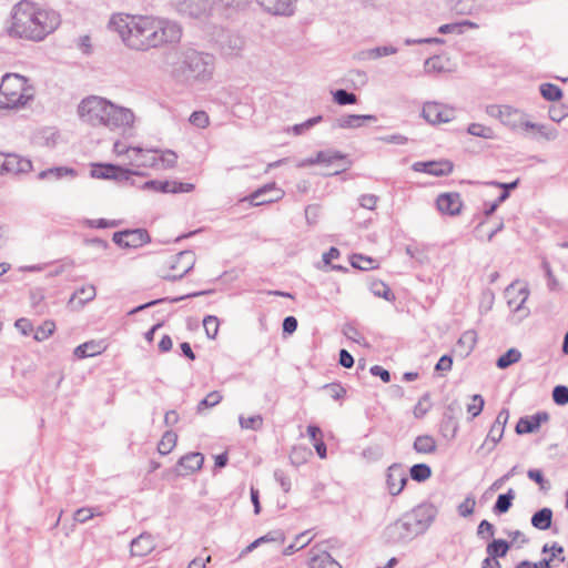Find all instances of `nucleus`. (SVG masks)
<instances>
[{
    "label": "nucleus",
    "instance_id": "obj_13",
    "mask_svg": "<svg viewBox=\"0 0 568 568\" xmlns=\"http://www.w3.org/2000/svg\"><path fill=\"white\" fill-rule=\"evenodd\" d=\"M284 196V191L276 187L275 183H267L262 187L254 191L250 196L245 200L248 201L252 205L258 206L263 204H268L273 202H277Z\"/></svg>",
    "mask_w": 568,
    "mask_h": 568
},
{
    "label": "nucleus",
    "instance_id": "obj_2",
    "mask_svg": "<svg viewBox=\"0 0 568 568\" xmlns=\"http://www.w3.org/2000/svg\"><path fill=\"white\" fill-rule=\"evenodd\" d=\"M61 23L60 14L38 3L22 0L11 11L9 36L31 41H42Z\"/></svg>",
    "mask_w": 568,
    "mask_h": 568
},
{
    "label": "nucleus",
    "instance_id": "obj_41",
    "mask_svg": "<svg viewBox=\"0 0 568 568\" xmlns=\"http://www.w3.org/2000/svg\"><path fill=\"white\" fill-rule=\"evenodd\" d=\"M520 358L521 353L516 348H510L497 359L496 365L498 368L504 369L510 366L511 364L517 363Z\"/></svg>",
    "mask_w": 568,
    "mask_h": 568
},
{
    "label": "nucleus",
    "instance_id": "obj_52",
    "mask_svg": "<svg viewBox=\"0 0 568 568\" xmlns=\"http://www.w3.org/2000/svg\"><path fill=\"white\" fill-rule=\"evenodd\" d=\"M471 400H473V403L467 405V412L474 418V417H477L481 413L485 402H484V398L481 397V395H478V394L474 395Z\"/></svg>",
    "mask_w": 568,
    "mask_h": 568
},
{
    "label": "nucleus",
    "instance_id": "obj_18",
    "mask_svg": "<svg viewBox=\"0 0 568 568\" xmlns=\"http://www.w3.org/2000/svg\"><path fill=\"white\" fill-rule=\"evenodd\" d=\"M407 477L404 468L399 464H393L388 467L386 474V485L390 495H398L405 487Z\"/></svg>",
    "mask_w": 568,
    "mask_h": 568
},
{
    "label": "nucleus",
    "instance_id": "obj_60",
    "mask_svg": "<svg viewBox=\"0 0 568 568\" xmlns=\"http://www.w3.org/2000/svg\"><path fill=\"white\" fill-rule=\"evenodd\" d=\"M112 170H114L113 164H99L92 170L91 175L97 179L110 180Z\"/></svg>",
    "mask_w": 568,
    "mask_h": 568
},
{
    "label": "nucleus",
    "instance_id": "obj_29",
    "mask_svg": "<svg viewBox=\"0 0 568 568\" xmlns=\"http://www.w3.org/2000/svg\"><path fill=\"white\" fill-rule=\"evenodd\" d=\"M68 175L74 176L75 171L68 166H55L39 172L38 179L58 181Z\"/></svg>",
    "mask_w": 568,
    "mask_h": 568
},
{
    "label": "nucleus",
    "instance_id": "obj_11",
    "mask_svg": "<svg viewBox=\"0 0 568 568\" xmlns=\"http://www.w3.org/2000/svg\"><path fill=\"white\" fill-rule=\"evenodd\" d=\"M422 115L430 124H440L452 121L455 118V110L443 103L426 102Z\"/></svg>",
    "mask_w": 568,
    "mask_h": 568
},
{
    "label": "nucleus",
    "instance_id": "obj_59",
    "mask_svg": "<svg viewBox=\"0 0 568 568\" xmlns=\"http://www.w3.org/2000/svg\"><path fill=\"white\" fill-rule=\"evenodd\" d=\"M245 4V0H215V7L217 6L220 9L237 11L243 8Z\"/></svg>",
    "mask_w": 568,
    "mask_h": 568
},
{
    "label": "nucleus",
    "instance_id": "obj_53",
    "mask_svg": "<svg viewBox=\"0 0 568 568\" xmlns=\"http://www.w3.org/2000/svg\"><path fill=\"white\" fill-rule=\"evenodd\" d=\"M476 506V500L473 496H467L465 500L458 506V514L462 517H468L473 515Z\"/></svg>",
    "mask_w": 568,
    "mask_h": 568
},
{
    "label": "nucleus",
    "instance_id": "obj_14",
    "mask_svg": "<svg viewBox=\"0 0 568 568\" xmlns=\"http://www.w3.org/2000/svg\"><path fill=\"white\" fill-rule=\"evenodd\" d=\"M144 190H152L154 192H161V193H189L194 189V185L192 183H184L180 181H159V180H151L146 181L143 184Z\"/></svg>",
    "mask_w": 568,
    "mask_h": 568
},
{
    "label": "nucleus",
    "instance_id": "obj_21",
    "mask_svg": "<svg viewBox=\"0 0 568 568\" xmlns=\"http://www.w3.org/2000/svg\"><path fill=\"white\" fill-rule=\"evenodd\" d=\"M3 173L19 174L31 171L32 163L30 160L21 158L14 153H8L4 155Z\"/></svg>",
    "mask_w": 568,
    "mask_h": 568
},
{
    "label": "nucleus",
    "instance_id": "obj_31",
    "mask_svg": "<svg viewBox=\"0 0 568 568\" xmlns=\"http://www.w3.org/2000/svg\"><path fill=\"white\" fill-rule=\"evenodd\" d=\"M102 351L103 348L100 343L91 341L77 346L73 354L78 358H85L99 355Z\"/></svg>",
    "mask_w": 568,
    "mask_h": 568
},
{
    "label": "nucleus",
    "instance_id": "obj_44",
    "mask_svg": "<svg viewBox=\"0 0 568 568\" xmlns=\"http://www.w3.org/2000/svg\"><path fill=\"white\" fill-rule=\"evenodd\" d=\"M410 477L416 481H424L432 475V469L426 464H416L410 468Z\"/></svg>",
    "mask_w": 568,
    "mask_h": 568
},
{
    "label": "nucleus",
    "instance_id": "obj_9",
    "mask_svg": "<svg viewBox=\"0 0 568 568\" xmlns=\"http://www.w3.org/2000/svg\"><path fill=\"white\" fill-rule=\"evenodd\" d=\"M418 535L424 534L433 524L437 510L433 505H419L413 510L404 514Z\"/></svg>",
    "mask_w": 568,
    "mask_h": 568
},
{
    "label": "nucleus",
    "instance_id": "obj_25",
    "mask_svg": "<svg viewBox=\"0 0 568 568\" xmlns=\"http://www.w3.org/2000/svg\"><path fill=\"white\" fill-rule=\"evenodd\" d=\"M182 65L181 70L185 72L189 70L190 72L200 73L204 71V59L203 54L193 50L187 49L182 52Z\"/></svg>",
    "mask_w": 568,
    "mask_h": 568
},
{
    "label": "nucleus",
    "instance_id": "obj_46",
    "mask_svg": "<svg viewBox=\"0 0 568 568\" xmlns=\"http://www.w3.org/2000/svg\"><path fill=\"white\" fill-rule=\"evenodd\" d=\"M178 155L172 150L162 151L158 153L159 169H171L176 164Z\"/></svg>",
    "mask_w": 568,
    "mask_h": 568
},
{
    "label": "nucleus",
    "instance_id": "obj_30",
    "mask_svg": "<svg viewBox=\"0 0 568 568\" xmlns=\"http://www.w3.org/2000/svg\"><path fill=\"white\" fill-rule=\"evenodd\" d=\"M551 520L552 510L550 508L545 507L532 515L531 525L539 530H546L550 528Z\"/></svg>",
    "mask_w": 568,
    "mask_h": 568
},
{
    "label": "nucleus",
    "instance_id": "obj_6",
    "mask_svg": "<svg viewBox=\"0 0 568 568\" xmlns=\"http://www.w3.org/2000/svg\"><path fill=\"white\" fill-rule=\"evenodd\" d=\"M419 536L416 529L403 514L398 519L389 523L382 531L381 538L388 546H404Z\"/></svg>",
    "mask_w": 568,
    "mask_h": 568
},
{
    "label": "nucleus",
    "instance_id": "obj_32",
    "mask_svg": "<svg viewBox=\"0 0 568 568\" xmlns=\"http://www.w3.org/2000/svg\"><path fill=\"white\" fill-rule=\"evenodd\" d=\"M528 131H534L538 136L546 141H554L558 138L557 129L545 124L534 123L531 121H529V124L527 125V132Z\"/></svg>",
    "mask_w": 568,
    "mask_h": 568
},
{
    "label": "nucleus",
    "instance_id": "obj_47",
    "mask_svg": "<svg viewBox=\"0 0 568 568\" xmlns=\"http://www.w3.org/2000/svg\"><path fill=\"white\" fill-rule=\"evenodd\" d=\"M371 290L375 296L383 297L386 301L394 300L390 288L382 281H375L371 285Z\"/></svg>",
    "mask_w": 568,
    "mask_h": 568
},
{
    "label": "nucleus",
    "instance_id": "obj_12",
    "mask_svg": "<svg viewBox=\"0 0 568 568\" xmlns=\"http://www.w3.org/2000/svg\"><path fill=\"white\" fill-rule=\"evenodd\" d=\"M215 44H219L222 54L235 55L242 50L244 40L236 32L222 29L215 39Z\"/></svg>",
    "mask_w": 568,
    "mask_h": 568
},
{
    "label": "nucleus",
    "instance_id": "obj_7",
    "mask_svg": "<svg viewBox=\"0 0 568 568\" xmlns=\"http://www.w3.org/2000/svg\"><path fill=\"white\" fill-rule=\"evenodd\" d=\"M194 262V253L191 251L172 255L164 264L168 271H162V276L170 281L180 280L192 270Z\"/></svg>",
    "mask_w": 568,
    "mask_h": 568
},
{
    "label": "nucleus",
    "instance_id": "obj_50",
    "mask_svg": "<svg viewBox=\"0 0 568 568\" xmlns=\"http://www.w3.org/2000/svg\"><path fill=\"white\" fill-rule=\"evenodd\" d=\"M344 159V155L338 151H318L315 155V161H318V163H326L329 164L334 162L335 160H342Z\"/></svg>",
    "mask_w": 568,
    "mask_h": 568
},
{
    "label": "nucleus",
    "instance_id": "obj_3",
    "mask_svg": "<svg viewBox=\"0 0 568 568\" xmlns=\"http://www.w3.org/2000/svg\"><path fill=\"white\" fill-rule=\"evenodd\" d=\"M78 114L91 126H105L110 130L129 128L134 122V114L130 109L97 95L83 99L78 105Z\"/></svg>",
    "mask_w": 568,
    "mask_h": 568
},
{
    "label": "nucleus",
    "instance_id": "obj_4",
    "mask_svg": "<svg viewBox=\"0 0 568 568\" xmlns=\"http://www.w3.org/2000/svg\"><path fill=\"white\" fill-rule=\"evenodd\" d=\"M32 99L27 80L19 74H6L0 84V109L19 108Z\"/></svg>",
    "mask_w": 568,
    "mask_h": 568
},
{
    "label": "nucleus",
    "instance_id": "obj_43",
    "mask_svg": "<svg viewBox=\"0 0 568 568\" xmlns=\"http://www.w3.org/2000/svg\"><path fill=\"white\" fill-rule=\"evenodd\" d=\"M467 132L471 135L484 138V139H493L495 136L494 130L489 126H486L480 123H471L467 128Z\"/></svg>",
    "mask_w": 568,
    "mask_h": 568
},
{
    "label": "nucleus",
    "instance_id": "obj_15",
    "mask_svg": "<svg viewBox=\"0 0 568 568\" xmlns=\"http://www.w3.org/2000/svg\"><path fill=\"white\" fill-rule=\"evenodd\" d=\"M256 2L272 16L291 17L295 13L297 0H256Z\"/></svg>",
    "mask_w": 568,
    "mask_h": 568
},
{
    "label": "nucleus",
    "instance_id": "obj_23",
    "mask_svg": "<svg viewBox=\"0 0 568 568\" xmlns=\"http://www.w3.org/2000/svg\"><path fill=\"white\" fill-rule=\"evenodd\" d=\"M155 548V541L151 534L142 532L130 545L132 556L144 557Z\"/></svg>",
    "mask_w": 568,
    "mask_h": 568
},
{
    "label": "nucleus",
    "instance_id": "obj_49",
    "mask_svg": "<svg viewBox=\"0 0 568 568\" xmlns=\"http://www.w3.org/2000/svg\"><path fill=\"white\" fill-rule=\"evenodd\" d=\"M54 328H55V325L52 321H45L42 325H40L36 329L33 337L36 341H39V342L44 341L49 336L52 335V333L54 332Z\"/></svg>",
    "mask_w": 568,
    "mask_h": 568
},
{
    "label": "nucleus",
    "instance_id": "obj_57",
    "mask_svg": "<svg viewBox=\"0 0 568 568\" xmlns=\"http://www.w3.org/2000/svg\"><path fill=\"white\" fill-rule=\"evenodd\" d=\"M190 122L197 128H205L210 123V118L204 111H194L190 116Z\"/></svg>",
    "mask_w": 568,
    "mask_h": 568
},
{
    "label": "nucleus",
    "instance_id": "obj_40",
    "mask_svg": "<svg viewBox=\"0 0 568 568\" xmlns=\"http://www.w3.org/2000/svg\"><path fill=\"white\" fill-rule=\"evenodd\" d=\"M539 90L542 98L547 101H558L562 97L561 89L552 83H542Z\"/></svg>",
    "mask_w": 568,
    "mask_h": 568
},
{
    "label": "nucleus",
    "instance_id": "obj_19",
    "mask_svg": "<svg viewBox=\"0 0 568 568\" xmlns=\"http://www.w3.org/2000/svg\"><path fill=\"white\" fill-rule=\"evenodd\" d=\"M310 568H342V566L324 549L314 546L310 550Z\"/></svg>",
    "mask_w": 568,
    "mask_h": 568
},
{
    "label": "nucleus",
    "instance_id": "obj_64",
    "mask_svg": "<svg viewBox=\"0 0 568 568\" xmlns=\"http://www.w3.org/2000/svg\"><path fill=\"white\" fill-rule=\"evenodd\" d=\"M515 568H550L549 560H539L538 562H531L529 560H523L516 565Z\"/></svg>",
    "mask_w": 568,
    "mask_h": 568
},
{
    "label": "nucleus",
    "instance_id": "obj_17",
    "mask_svg": "<svg viewBox=\"0 0 568 568\" xmlns=\"http://www.w3.org/2000/svg\"><path fill=\"white\" fill-rule=\"evenodd\" d=\"M176 10L191 18L203 17L211 9L210 0H176Z\"/></svg>",
    "mask_w": 568,
    "mask_h": 568
},
{
    "label": "nucleus",
    "instance_id": "obj_45",
    "mask_svg": "<svg viewBox=\"0 0 568 568\" xmlns=\"http://www.w3.org/2000/svg\"><path fill=\"white\" fill-rule=\"evenodd\" d=\"M239 420L243 429L257 430L263 426V417L260 414L252 415L248 417L240 416Z\"/></svg>",
    "mask_w": 568,
    "mask_h": 568
},
{
    "label": "nucleus",
    "instance_id": "obj_42",
    "mask_svg": "<svg viewBox=\"0 0 568 568\" xmlns=\"http://www.w3.org/2000/svg\"><path fill=\"white\" fill-rule=\"evenodd\" d=\"M539 428L538 422L534 420V416L521 417L516 425L517 434L534 433Z\"/></svg>",
    "mask_w": 568,
    "mask_h": 568
},
{
    "label": "nucleus",
    "instance_id": "obj_35",
    "mask_svg": "<svg viewBox=\"0 0 568 568\" xmlns=\"http://www.w3.org/2000/svg\"><path fill=\"white\" fill-rule=\"evenodd\" d=\"M436 447V440L429 435L417 436L414 442V449L419 454H432Z\"/></svg>",
    "mask_w": 568,
    "mask_h": 568
},
{
    "label": "nucleus",
    "instance_id": "obj_39",
    "mask_svg": "<svg viewBox=\"0 0 568 568\" xmlns=\"http://www.w3.org/2000/svg\"><path fill=\"white\" fill-rule=\"evenodd\" d=\"M284 539H285V537H284L283 531H281V530L270 531L266 535L254 540L251 545H248L246 547L245 551L246 552L252 551L255 547H257V545H260L261 542H265V541H276L278 544H283Z\"/></svg>",
    "mask_w": 568,
    "mask_h": 568
},
{
    "label": "nucleus",
    "instance_id": "obj_54",
    "mask_svg": "<svg viewBox=\"0 0 568 568\" xmlns=\"http://www.w3.org/2000/svg\"><path fill=\"white\" fill-rule=\"evenodd\" d=\"M430 408L429 396L424 395L414 407V416L416 418L424 417Z\"/></svg>",
    "mask_w": 568,
    "mask_h": 568
},
{
    "label": "nucleus",
    "instance_id": "obj_56",
    "mask_svg": "<svg viewBox=\"0 0 568 568\" xmlns=\"http://www.w3.org/2000/svg\"><path fill=\"white\" fill-rule=\"evenodd\" d=\"M554 402L558 405L568 404V387L564 385H558L552 390Z\"/></svg>",
    "mask_w": 568,
    "mask_h": 568
},
{
    "label": "nucleus",
    "instance_id": "obj_20",
    "mask_svg": "<svg viewBox=\"0 0 568 568\" xmlns=\"http://www.w3.org/2000/svg\"><path fill=\"white\" fill-rule=\"evenodd\" d=\"M204 462L201 453H189L182 456L176 466L175 471L179 476H186L195 470H199Z\"/></svg>",
    "mask_w": 568,
    "mask_h": 568
},
{
    "label": "nucleus",
    "instance_id": "obj_34",
    "mask_svg": "<svg viewBox=\"0 0 568 568\" xmlns=\"http://www.w3.org/2000/svg\"><path fill=\"white\" fill-rule=\"evenodd\" d=\"M516 497V493L513 488H509L506 494H501L497 497V500L494 505V513L495 514H505L507 513L511 505L513 500Z\"/></svg>",
    "mask_w": 568,
    "mask_h": 568
},
{
    "label": "nucleus",
    "instance_id": "obj_8",
    "mask_svg": "<svg viewBox=\"0 0 568 568\" xmlns=\"http://www.w3.org/2000/svg\"><path fill=\"white\" fill-rule=\"evenodd\" d=\"M505 296L507 298V304L513 311L515 315H517V321H521L529 315V310L525 306V303L529 296V291L527 287H517V282L511 283L505 290Z\"/></svg>",
    "mask_w": 568,
    "mask_h": 568
},
{
    "label": "nucleus",
    "instance_id": "obj_27",
    "mask_svg": "<svg viewBox=\"0 0 568 568\" xmlns=\"http://www.w3.org/2000/svg\"><path fill=\"white\" fill-rule=\"evenodd\" d=\"M504 432H505V428H503V426H497V425L493 424L485 442L483 443V445L479 448V452L485 450V454L493 452L495 449L496 445L503 438Z\"/></svg>",
    "mask_w": 568,
    "mask_h": 568
},
{
    "label": "nucleus",
    "instance_id": "obj_55",
    "mask_svg": "<svg viewBox=\"0 0 568 568\" xmlns=\"http://www.w3.org/2000/svg\"><path fill=\"white\" fill-rule=\"evenodd\" d=\"M113 169L112 170V173L110 176V180H116V181H128L131 175L133 174H138V172H133L129 169H125V168H122V166H119V165H114L113 164Z\"/></svg>",
    "mask_w": 568,
    "mask_h": 568
},
{
    "label": "nucleus",
    "instance_id": "obj_22",
    "mask_svg": "<svg viewBox=\"0 0 568 568\" xmlns=\"http://www.w3.org/2000/svg\"><path fill=\"white\" fill-rule=\"evenodd\" d=\"M437 207L440 212L456 215L460 212L463 202L458 193H444L437 197Z\"/></svg>",
    "mask_w": 568,
    "mask_h": 568
},
{
    "label": "nucleus",
    "instance_id": "obj_33",
    "mask_svg": "<svg viewBox=\"0 0 568 568\" xmlns=\"http://www.w3.org/2000/svg\"><path fill=\"white\" fill-rule=\"evenodd\" d=\"M477 343V334L475 331L469 329L464 332L458 342L457 347L460 348V353L464 355L470 354Z\"/></svg>",
    "mask_w": 568,
    "mask_h": 568
},
{
    "label": "nucleus",
    "instance_id": "obj_58",
    "mask_svg": "<svg viewBox=\"0 0 568 568\" xmlns=\"http://www.w3.org/2000/svg\"><path fill=\"white\" fill-rule=\"evenodd\" d=\"M321 121H322V116L321 115L311 118V119L306 120L303 123L295 124L292 128V131L294 132V134L300 135V134L304 133L306 130H308L312 126H314L315 124L320 123Z\"/></svg>",
    "mask_w": 568,
    "mask_h": 568
},
{
    "label": "nucleus",
    "instance_id": "obj_63",
    "mask_svg": "<svg viewBox=\"0 0 568 568\" xmlns=\"http://www.w3.org/2000/svg\"><path fill=\"white\" fill-rule=\"evenodd\" d=\"M324 388L335 400L343 398L346 394L345 388L339 384H327Z\"/></svg>",
    "mask_w": 568,
    "mask_h": 568
},
{
    "label": "nucleus",
    "instance_id": "obj_38",
    "mask_svg": "<svg viewBox=\"0 0 568 568\" xmlns=\"http://www.w3.org/2000/svg\"><path fill=\"white\" fill-rule=\"evenodd\" d=\"M97 295V291L94 285H84L81 288L77 290L71 296L70 302H73L75 298L79 300V304L84 305L85 303L92 301Z\"/></svg>",
    "mask_w": 568,
    "mask_h": 568
},
{
    "label": "nucleus",
    "instance_id": "obj_36",
    "mask_svg": "<svg viewBox=\"0 0 568 568\" xmlns=\"http://www.w3.org/2000/svg\"><path fill=\"white\" fill-rule=\"evenodd\" d=\"M510 548L508 541L504 539H494L490 544H488L486 548V552L491 558H501L505 557Z\"/></svg>",
    "mask_w": 568,
    "mask_h": 568
},
{
    "label": "nucleus",
    "instance_id": "obj_5",
    "mask_svg": "<svg viewBox=\"0 0 568 568\" xmlns=\"http://www.w3.org/2000/svg\"><path fill=\"white\" fill-rule=\"evenodd\" d=\"M486 113L498 119L503 125L514 132H527L528 114L520 109L508 104H490L486 108Z\"/></svg>",
    "mask_w": 568,
    "mask_h": 568
},
{
    "label": "nucleus",
    "instance_id": "obj_28",
    "mask_svg": "<svg viewBox=\"0 0 568 568\" xmlns=\"http://www.w3.org/2000/svg\"><path fill=\"white\" fill-rule=\"evenodd\" d=\"M396 52L397 48L394 45H382L363 50L359 52L358 57L361 60H377L383 57L395 54Z\"/></svg>",
    "mask_w": 568,
    "mask_h": 568
},
{
    "label": "nucleus",
    "instance_id": "obj_10",
    "mask_svg": "<svg viewBox=\"0 0 568 568\" xmlns=\"http://www.w3.org/2000/svg\"><path fill=\"white\" fill-rule=\"evenodd\" d=\"M112 240L118 246L123 248H138L151 241L149 233L144 229L115 232Z\"/></svg>",
    "mask_w": 568,
    "mask_h": 568
},
{
    "label": "nucleus",
    "instance_id": "obj_1",
    "mask_svg": "<svg viewBox=\"0 0 568 568\" xmlns=\"http://www.w3.org/2000/svg\"><path fill=\"white\" fill-rule=\"evenodd\" d=\"M108 28L116 32L128 48L138 51L174 44L182 38L178 22L154 16L114 13Z\"/></svg>",
    "mask_w": 568,
    "mask_h": 568
},
{
    "label": "nucleus",
    "instance_id": "obj_16",
    "mask_svg": "<svg viewBox=\"0 0 568 568\" xmlns=\"http://www.w3.org/2000/svg\"><path fill=\"white\" fill-rule=\"evenodd\" d=\"M453 163L448 160L415 162L412 165L415 172H423L433 176H446L453 172Z\"/></svg>",
    "mask_w": 568,
    "mask_h": 568
},
{
    "label": "nucleus",
    "instance_id": "obj_61",
    "mask_svg": "<svg viewBox=\"0 0 568 568\" xmlns=\"http://www.w3.org/2000/svg\"><path fill=\"white\" fill-rule=\"evenodd\" d=\"M564 548L558 542H554L550 546V556L548 558H544V560H549V566H552V562L555 560H558L559 562L565 561V557L562 556Z\"/></svg>",
    "mask_w": 568,
    "mask_h": 568
},
{
    "label": "nucleus",
    "instance_id": "obj_48",
    "mask_svg": "<svg viewBox=\"0 0 568 568\" xmlns=\"http://www.w3.org/2000/svg\"><path fill=\"white\" fill-rule=\"evenodd\" d=\"M334 101L339 105L354 104L357 101L356 94L338 89L333 93Z\"/></svg>",
    "mask_w": 568,
    "mask_h": 568
},
{
    "label": "nucleus",
    "instance_id": "obj_51",
    "mask_svg": "<svg viewBox=\"0 0 568 568\" xmlns=\"http://www.w3.org/2000/svg\"><path fill=\"white\" fill-rule=\"evenodd\" d=\"M352 265L359 270H372L375 267V261L361 254H354L352 256Z\"/></svg>",
    "mask_w": 568,
    "mask_h": 568
},
{
    "label": "nucleus",
    "instance_id": "obj_26",
    "mask_svg": "<svg viewBox=\"0 0 568 568\" xmlns=\"http://www.w3.org/2000/svg\"><path fill=\"white\" fill-rule=\"evenodd\" d=\"M365 121H376V116L372 114H349L342 116L337 120V125L341 129H356L364 124Z\"/></svg>",
    "mask_w": 568,
    "mask_h": 568
},
{
    "label": "nucleus",
    "instance_id": "obj_62",
    "mask_svg": "<svg viewBox=\"0 0 568 568\" xmlns=\"http://www.w3.org/2000/svg\"><path fill=\"white\" fill-rule=\"evenodd\" d=\"M95 515H101V513H94L93 508L83 507L78 509L74 513V520L78 523H87L89 519H91Z\"/></svg>",
    "mask_w": 568,
    "mask_h": 568
},
{
    "label": "nucleus",
    "instance_id": "obj_24",
    "mask_svg": "<svg viewBox=\"0 0 568 568\" xmlns=\"http://www.w3.org/2000/svg\"><path fill=\"white\" fill-rule=\"evenodd\" d=\"M132 152L135 154L131 160L133 165L138 168L159 169L158 151L132 148Z\"/></svg>",
    "mask_w": 568,
    "mask_h": 568
},
{
    "label": "nucleus",
    "instance_id": "obj_37",
    "mask_svg": "<svg viewBox=\"0 0 568 568\" xmlns=\"http://www.w3.org/2000/svg\"><path fill=\"white\" fill-rule=\"evenodd\" d=\"M178 436L172 430H168L163 434L161 440L158 444V452L161 455H168L176 445Z\"/></svg>",
    "mask_w": 568,
    "mask_h": 568
}]
</instances>
